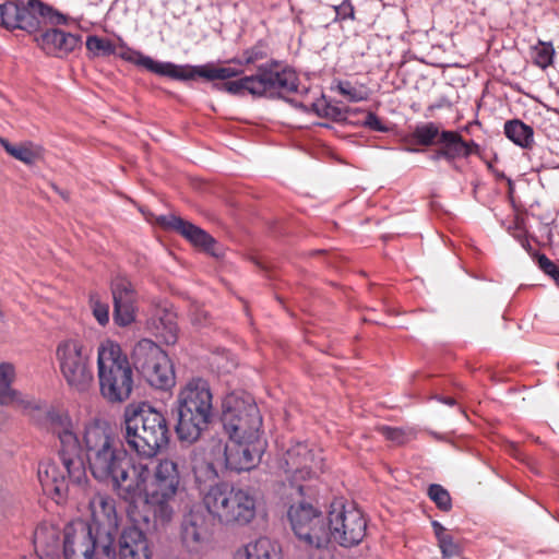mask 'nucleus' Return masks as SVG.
Instances as JSON below:
<instances>
[{
	"mask_svg": "<svg viewBox=\"0 0 559 559\" xmlns=\"http://www.w3.org/2000/svg\"><path fill=\"white\" fill-rule=\"evenodd\" d=\"M88 468L95 479L110 485L120 498L130 503L144 496L145 507L156 522L170 521V501L180 481L178 465L173 460H160L152 473L147 464H132V459L122 445L88 463Z\"/></svg>",
	"mask_w": 559,
	"mask_h": 559,
	"instance_id": "1",
	"label": "nucleus"
},
{
	"mask_svg": "<svg viewBox=\"0 0 559 559\" xmlns=\"http://www.w3.org/2000/svg\"><path fill=\"white\" fill-rule=\"evenodd\" d=\"M46 419L60 442L58 451L60 463L51 460L40 462L37 476L46 495L63 498L70 484L81 485L86 480L82 447L67 413L50 409L47 412Z\"/></svg>",
	"mask_w": 559,
	"mask_h": 559,
	"instance_id": "2",
	"label": "nucleus"
},
{
	"mask_svg": "<svg viewBox=\"0 0 559 559\" xmlns=\"http://www.w3.org/2000/svg\"><path fill=\"white\" fill-rule=\"evenodd\" d=\"M121 432L129 450L145 460L155 457L170 440L166 416L145 402L124 407Z\"/></svg>",
	"mask_w": 559,
	"mask_h": 559,
	"instance_id": "3",
	"label": "nucleus"
},
{
	"mask_svg": "<svg viewBox=\"0 0 559 559\" xmlns=\"http://www.w3.org/2000/svg\"><path fill=\"white\" fill-rule=\"evenodd\" d=\"M175 430L181 442L192 444L214 419L213 394L207 380L195 377L180 388L176 397Z\"/></svg>",
	"mask_w": 559,
	"mask_h": 559,
	"instance_id": "4",
	"label": "nucleus"
},
{
	"mask_svg": "<svg viewBox=\"0 0 559 559\" xmlns=\"http://www.w3.org/2000/svg\"><path fill=\"white\" fill-rule=\"evenodd\" d=\"M316 496L314 486H299L283 492L287 519L295 536L305 545L320 551L328 544L329 534L322 511L311 502Z\"/></svg>",
	"mask_w": 559,
	"mask_h": 559,
	"instance_id": "5",
	"label": "nucleus"
},
{
	"mask_svg": "<svg viewBox=\"0 0 559 559\" xmlns=\"http://www.w3.org/2000/svg\"><path fill=\"white\" fill-rule=\"evenodd\" d=\"M298 75L290 67H281L272 60L258 67L252 75L242 76L236 81L215 84L219 91L231 95L242 96L246 93L254 97L284 98L298 92Z\"/></svg>",
	"mask_w": 559,
	"mask_h": 559,
	"instance_id": "6",
	"label": "nucleus"
},
{
	"mask_svg": "<svg viewBox=\"0 0 559 559\" xmlns=\"http://www.w3.org/2000/svg\"><path fill=\"white\" fill-rule=\"evenodd\" d=\"M100 393L110 403L127 401L133 391V368L121 346L110 340L97 350Z\"/></svg>",
	"mask_w": 559,
	"mask_h": 559,
	"instance_id": "7",
	"label": "nucleus"
},
{
	"mask_svg": "<svg viewBox=\"0 0 559 559\" xmlns=\"http://www.w3.org/2000/svg\"><path fill=\"white\" fill-rule=\"evenodd\" d=\"M209 514L223 525H247L255 516V497L249 489L227 483L210 486L203 496Z\"/></svg>",
	"mask_w": 559,
	"mask_h": 559,
	"instance_id": "8",
	"label": "nucleus"
},
{
	"mask_svg": "<svg viewBox=\"0 0 559 559\" xmlns=\"http://www.w3.org/2000/svg\"><path fill=\"white\" fill-rule=\"evenodd\" d=\"M69 17L40 0H7L0 3V26L8 31L38 32L43 24L64 25Z\"/></svg>",
	"mask_w": 559,
	"mask_h": 559,
	"instance_id": "9",
	"label": "nucleus"
},
{
	"mask_svg": "<svg viewBox=\"0 0 559 559\" xmlns=\"http://www.w3.org/2000/svg\"><path fill=\"white\" fill-rule=\"evenodd\" d=\"M222 424L228 438H262V416L250 394L233 392L222 405Z\"/></svg>",
	"mask_w": 559,
	"mask_h": 559,
	"instance_id": "10",
	"label": "nucleus"
},
{
	"mask_svg": "<svg viewBox=\"0 0 559 559\" xmlns=\"http://www.w3.org/2000/svg\"><path fill=\"white\" fill-rule=\"evenodd\" d=\"M78 520L67 524L63 531L64 559H104L116 551L115 542Z\"/></svg>",
	"mask_w": 559,
	"mask_h": 559,
	"instance_id": "11",
	"label": "nucleus"
},
{
	"mask_svg": "<svg viewBox=\"0 0 559 559\" xmlns=\"http://www.w3.org/2000/svg\"><path fill=\"white\" fill-rule=\"evenodd\" d=\"M280 468L284 471L287 483L284 490H294L299 486H313L312 481L323 471V459L317 455L306 442L292 444L280 461Z\"/></svg>",
	"mask_w": 559,
	"mask_h": 559,
	"instance_id": "12",
	"label": "nucleus"
},
{
	"mask_svg": "<svg viewBox=\"0 0 559 559\" xmlns=\"http://www.w3.org/2000/svg\"><path fill=\"white\" fill-rule=\"evenodd\" d=\"M328 534L342 547L358 545L365 537L367 521L361 510L354 503H345L342 499L334 500L328 515Z\"/></svg>",
	"mask_w": 559,
	"mask_h": 559,
	"instance_id": "13",
	"label": "nucleus"
},
{
	"mask_svg": "<svg viewBox=\"0 0 559 559\" xmlns=\"http://www.w3.org/2000/svg\"><path fill=\"white\" fill-rule=\"evenodd\" d=\"M56 357L60 371L69 386L85 392L94 381L90 356L78 340H66L58 344Z\"/></svg>",
	"mask_w": 559,
	"mask_h": 559,
	"instance_id": "14",
	"label": "nucleus"
},
{
	"mask_svg": "<svg viewBox=\"0 0 559 559\" xmlns=\"http://www.w3.org/2000/svg\"><path fill=\"white\" fill-rule=\"evenodd\" d=\"M212 526L207 513L202 508H192L185 513L180 523V543L189 552L200 555L212 540Z\"/></svg>",
	"mask_w": 559,
	"mask_h": 559,
	"instance_id": "15",
	"label": "nucleus"
},
{
	"mask_svg": "<svg viewBox=\"0 0 559 559\" xmlns=\"http://www.w3.org/2000/svg\"><path fill=\"white\" fill-rule=\"evenodd\" d=\"M265 448L266 441L263 438H228L224 452L226 468L237 473L254 468Z\"/></svg>",
	"mask_w": 559,
	"mask_h": 559,
	"instance_id": "16",
	"label": "nucleus"
},
{
	"mask_svg": "<svg viewBox=\"0 0 559 559\" xmlns=\"http://www.w3.org/2000/svg\"><path fill=\"white\" fill-rule=\"evenodd\" d=\"M80 442L87 464L123 445L112 428L107 423L100 420L85 426L82 441L80 440Z\"/></svg>",
	"mask_w": 559,
	"mask_h": 559,
	"instance_id": "17",
	"label": "nucleus"
},
{
	"mask_svg": "<svg viewBox=\"0 0 559 559\" xmlns=\"http://www.w3.org/2000/svg\"><path fill=\"white\" fill-rule=\"evenodd\" d=\"M110 289L114 300V321L119 326H128L135 321L136 292L126 276L111 280Z\"/></svg>",
	"mask_w": 559,
	"mask_h": 559,
	"instance_id": "18",
	"label": "nucleus"
},
{
	"mask_svg": "<svg viewBox=\"0 0 559 559\" xmlns=\"http://www.w3.org/2000/svg\"><path fill=\"white\" fill-rule=\"evenodd\" d=\"M88 506L91 510L88 526L100 534H107L108 538L115 540L118 532L115 500L106 493L97 492L91 498Z\"/></svg>",
	"mask_w": 559,
	"mask_h": 559,
	"instance_id": "19",
	"label": "nucleus"
},
{
	"mask_svg": "<svg viewBox=\"0 0 559 559\" xmlns=\"http://www.w3.org/2000/svg\"><path fill=\"white\" fill-rule=\"evenodd\" d=\"M157 222L166 229L178 231L192 245L202 248L205 252L214 257L219 255V253L216 251V240L197 225L173 214L160 215L157 218Z\"/></svg>",
	"mask_w": 559,
	"mask_h": 559,
	"instance_id": "20",
	"label": "nucleus"
},
{
	"mask_svg": "<svg viewBox=\"0 0 559 559\" xmlns=\"http://www.w3.org/2000/svg\"><path fill=\"white\" fill-rule=\"evenodd\" d=\"M81 35L67 33L51 27L43 32L36 41L49 56L62 58L74 51L81 45Z\"/></svg>",
	"mask_w": 559,
	"mask_h": 559,
	"instance_id": "21",
	"label": "nucleus"
},
{
	"mask_svg": "<svg viewBox=\"0 0 559 559\" xmlns=\"http://www.w3.org/2000/svg\"><path fill=\"white\" fill-rule=\"evenodd\" d=\"M241 70L229 67H215L212 63L202 66L176 64L173 80L189 81L195 78H203L209 81L227 80L241 74Z\"/></svg>",
	"mask_w": 559,
	"mask_h": 559,
	"instance_id": "22",
	"label": "nucleus"
},
{
	"mask_svg": "<svg viewBox=\"0 0 559 559\" xmlns=\"http://www.w3.org/2000/svg\"><path fill=\"white\" fill-rule=\"evenodd\" d=\"M119 559H152V549L146 535L138 527L130 526L119 537Z\"/></svg>",
	"mask_w": 559,
	"mask_h": 559,
	"instance_id": "23",
	"label": "nucleus"
},
{
	"mask_svg": "<svg viewBox=\"0 0 559 559\" xmlns=\"http://www.w3.org/2000/svg\"><path fill=\"white\" fill-rule=\"evenodd\" d=\"M114 55L159 76L173 79V73L176 69V63L170 61H156L152 57L145 56L141 51L129 47L123 41L116 46V53Z\"/></svg>",
	"mask_w": 559,
	"mask_h": 559,
	"instance_id": "24",
	"label": "nucleus"
},
{
	"mask_svg": "<svg viewBox=\"0 0 559 559\" xmlns=\"http://www.w3.org/2000/svg\"><path fill=\"white\" fill-rule=\"evenodd\" d=\"M165 355H167L166 352L156 343L148 338H142L134 345L131 353L132 367L143 378H154V376H151L150 366L158 359L165 362Z\"/></svg>",
	"mask_w": 559,
	"mask_h": 559,
	"instance_id": "25",
	"label": "nucleus"
},
{
	"mask_svg": "<svg viewBox=\"0 0 559 559\" xmlns=\"http://www.w3.org/2000/svg\"><path fill=\"white\" fill-rule=\"evenodd\" d=\"M234 559H284L281 546L269 537H260L239 548Z\"/></svg>",
	"mask_w": 559,
	"mask_h": 559,
	"instance_id": "26",
	"label": "nucleus"
},
{
	"mask_svg": "<svg viewBox=\"0 0 559 559\" xmlns=\"http://www.w3.org/2000/svg\"><path fill=\"white\" fill-rule=\"evenodd\" d=\"M438 144L442 145L445 153L447 163L455 170L460 171V167L455 160L457 158H464L465 140L456 131L443 130L440 133V138L437 141Z\"/></svg>",
	"mask_w": 559,
	"mask_h": 559,
	"instance_id": "27",
	"label": "nucleus"
},
{
	"mask_svg": "<svg viewBox=\"0 0 559 559\" xmlns=\"http://www.w3.org/2000/svg\"><path fill=\"white\" fill-rule=\"evenodd\" d=\"M151 376L154 378H144L146 382L159 390H168L175 385V371L168 355H165V362L162 359L156 360L150 366Z\"/></svg>",
	"mask_w": 559,
	"mask_h": 559,
	"instance_id": "28",
	"label": "nucleus"
},
{
	"mask_svg": "<svg viewBox=\"0 0 559 559\" xmlns=\"http://www.w3.org/2000/svg\"><path fill=\"white\" fill-rule=\"evenodd\" d=\"M504 135L522 148H531L534 144V130L520 119L508 120L503 128Z\"/></svg>",
	"mask_w": 559,
	"mask_h": 559,
	"instance_id": "29",
	"label": "nucleus"
},
{
	"mask_svg": "<svg viewBox=\"0 0 559 559\" xmlns=\"http://www.w3.org/2000/svg\"><path fill=\"white\" fill-rule=\"evenodd\" d=\"M302 108L307 111H312L317 116L330 119L334 122H341L346 120V112L347 110L342 109L337 105L332 104L330 100L326 99L324 95H322L320 98H318L316 102H313L310 105V109H308L306 106L301 105Z\"/></svg>",
	"mask_w": 559,
	"mask_h": 559,
	"instance_id": "30",
	"label": "nucleus"
},
{
	"mask_svg": "<svg viewBox=\"0 0 559 559\" xmlns=\"http://www.w3.org/2000/svg\"><path fill=\"white\" fill-rule=\"evenodd\" d=\"M13 367L10 364L0 365V405L20 403V394L11 388Z\"/></svg>",
	"mask_w": 559,
	"mask_h": 559,
	"instance_id": "31",
	"label": "nucleus"
},
{
	"mask_svg": "<svg viewBox=\"0 0 559 559\" xmlns=\"http://www.w3.org/2000/svg\"><path fill=\"white\" fill-rule=\"evenodd\" d=\"M331 90L337 92L350 103L364 102L369 98V91L366 86L362 84L356 86L346 80H338L332 85Z\"/></svg>",
	"mask_w": 559,
	"mask_h": 559,
	"instance_id": "32",
	"label": "nucleus"
},
{
	"mask_svg": "<svg viewBox=\"0 0 559 559\" xmlns=\"http://www.w3.org/2000/svg\"><path fill=\"white\" fill-rule=\"evenodd\" d=\"M156 336L162 338L167 345H173L178 340V326L171 313H165L159 317L155 323Z\"/></svg>",
	"mask_w": 559,
	"mask_h": 559,
	"instance_id": "33",
	"label": "nucleus"
},
{
	"mask_svg": "<svg viewBox=\"0 0 559 559\" xmlns=\"http://www.w3.org/2000/svg\"><path fill=\"white\" fill-rule=\"evenodd\" d=\"M85 45L93 57H108L116 53V45L110 39L97 35L87 36Z\"/></svg>",
	"mask_w": 559,
	"mask_h": 559,
	"instance_id": "34",
	"label": "nucleus"
},
{
	"mask_svg": "<svg viewBox=\"0 0 559 559\" xmlns=\"http://www.w3.org/2000/svg\"><path fill=\"white\" fill-rule=\"evenodd\" d=\"M440 131L435 122L417 124L412 133L417 144L429 146L436 143V139L440 138Z\"/></svg>",
	"mask_w": 559,
	"mask_h": 559,
	"instance_id": "35",
	"label": "nucleus"
},
{
	"mask_svg": "<svg viewBox=\"0 0 559 559\" xmlns=\"http://www.w3.org/2000/svg\"><path fill=\"white\" fill-rule=\"evenodd\" d=\"M0 145L9 155L27 165L34 164L37 158V154L25 144L13 145L7 139L0 136Z\"/></svg>",
	"mask_w": 559,
	"mask_h": 559,
	"instance_id": "36",
	"label": "nucleus"
},
{
	"mask_svg": "<svg viewBox=\"0 0 559 559\" xmlns=\"http://www.w3.org/2000/svg\"><path fill=\"white\" fill-rule=\"evenodd\" d=\"M533 62L535 66L545 70L554 62L555 49L550 41H538V45L534 47Z\"/></svg>",
	"mask_w": 559,
	"mask_h": 559,
	"instance_id": "37",
	"label": "nucleus"
},
{
	"mask_svg": "<svg viewBox=\"0 0 559 559\" xmlns=\"http://www.w3.org/2000/svg\"><path fill=\"white\" fill-rule=\"evenodd\" d=\"M427 493L441 511L449 512L452 509L451 496L443 486L439 484H431L428 487Z\"/></svg>",
	"mask_w": 559,
	"mask_h": 559,
	"instance_id": "38",
	"label": "nucleus"
},
{
	"mask_svg": "<svg viewBox=\"0 0 559 559\" xmlns=\"http://www.w3.org/2000/svg\"><path fill=\"white\" fill-rule=\"evenodd\" d=\"M379 432L386 439L395 444H404L415 437L413 429H405L400 427L381 426Z\"/></svg>",
	"mask_w": 559,
	"mask_h": 559,
	"instance_id": "39",
	"label": "nucleus"
},
{
	"mask_svg": "<svg viewBox=\"0 0 559 559\" xmlns=\"http://www.w3.org/2000/svg\"><path fill=\"white\" fill-rule=\"evenodd\" d=\"M267 57L265 45L262 40H259L252 47L243 51V60H239V66L253 64Z\"/></svg>",
	"mask_w": 559,
	"mask_h": 559,
	"instance_id": "40",
	"label": "nucleus"
},
{
	"mask_svg": "<svg viewBox=\"0 0 559 559\" xmlns=\"http://www.w3.org/2000/svg\"><path fill=\"white\" fill-rule=\"evenodd\" d=\"M93 314L97 322L105 326L109 322V307L107 304L102 302L97 295H92L90 298Z\"/></svg>",
	"mask_w": 559,
	"mask_h": 559,
	"instance_id": "41",
	"label": "nucleus"
},
{
	"mask_svg": "<svg viewBox=\"0 0 559 559\" xmlns=\"http://www.w3.org/2000/svg\"><path fill=\"white\" fill-rule=\"evenodd\" d=\"M438 546L443 559H450L460 554V547L450 534L438 539Z\"/></svg>",
	"mask_w": 559,
	"mask_h": 559,
	"instance_id": "42",
	"label": "nucleus"
},
{
	"mask_svg": "<svg viewBox=\"0 0 559 559\" xmlns=\"http://www.w3.org/2000/svg\"><path fill=\"white\" fill-rule=\"evenodd\" d=\"M538 267L548 276H550L555 284L559 287V267L548 259L544 253L537 255Z\"/></svg>",
	"mask_w": 559,
	"mask_h": 559,
	"instance_id": "43",
	"label": "nucleus"
},
{
	"mask_svg": "<svg viewBox=\"0 0 559 559\" xmlns=\"http://www.w3.org/2000/svg\"><path fill=\"white\" fill-rule=\"evenodd\" d=\"M332 8L335 12V21L343 22L355 19V9L350 0H343L340 4Z\"/></svg>",
	"mask_w": 559,
	"mask_h": 559,
	"instance_id": "44",
	"label": "nucleus"
},
{
	"mask_svg": "<svg viewBox=\"0 0 559 559\" xmlns=\"http://www.w3.org/2000/svg\"><path fill=\"white\" fill-rule=\"evenodd\" d=\"M361 124L369 130L377 132H388L389 128L380 120V118L372 111H368Z\"/></svg>",
	"mask_w": 559,
	"mask_h": 559,
	"instance_id": "45",
	"label": "nucleus"
},
{
	"mask_svg": "<svg viewBox=\"0 0 559 559\" xmlns=\"http://www.w3.org/2000/svg\"><path fill=\"white\" fill-rule=\"evenodd\" d=\"M205 475L209 479L217 478V472L213 465V463H205L198 467H194V475L198 483H201L202 475Z\"/></svg>",
	"mask_w": 559,
	"mask_h": 559,
	"instance_id": "46",
	"label": "nucleus"
},
{
	"mask_svg": "<svg viewBox=\"0 0 559 559\" xmlns=\"http://www.w3.org/2000/svg\"><path fill=\"white\" fill-rule=\"evenodd\" d=\"M465 150L466 153L464 154V158H468L471 155H480V146L475 141H465Z\"/></svg>",
	"mask_w": 559,
	"mask_h": 559,
	"instance_id": "47",
	"label": "nucleus"
},
{
	"mask_svg": "<svg viewBox=\"0 0 559 559\" xmlns=\"http://www.w3.org/2000/svg\"><path fill=\"white\" fill-rule=\"evenodd\" d=\"M431 526L433 528V533H435L437 540L448 534L447 528L440 522H438L436 520H433L431 522Z\"/></svg>",
	"mask_w": 559,
	"mask_h": 559,
	"instance_id": "48",
	"label": "nucleus"
},
{
	"mask_svg": "<svg viewBox=\"0 0 559 559\" xmlns=\"http://www.w3.org/2000/svg\"><path fill=\"white\" fill-rule=\"evenodd\" d=\"M429 159L432 162H439L440 159L445 160V153L443 147L441 146L439 150L435 151L430 156Z\"/></svg>",
	"mask_w": 559,
	"mask_h": 559,
	"instance_id": "49",
	"label": "nucleus"
},
{
	"mask_svg": "<svg viewBox=\"0 0 559 559\" xmlns=\"http://www.w3.org/2000/svg\"><path fill=\"white\" fill-rule=\"evenodd\" d=\"M488 168L498 180H506L508 178L503 171L495 168L491 163H488Z\"/></svg>",
	"mask_w": 559,
	"mask_h": 559,
	"instance_id": "50",
	"label": "nucleus"
},
{
	"mask_svg": "<svg viewBox=\"0 0 559 559\" xmlns=\"http://www.w3.org/2000/svg\"><path fill=\"white\" fill-rule=\"evenodd\" d=\"M433 399H436L437 401H439L445 405H449V406H454L456 404V402L453 397H444V396H440V395H435Z\"/></svg>",
	"mask_w": 559,
	"mask_h": 559,
	"instance_id": "51",
	"label": "nucleus"
},
{
	"mask_svg": "<svg viewBox=\"0 0 559 559\" xmlns=\"http://www.w3.org/2000/svg\"><path fill=\"white\" fill-rule=\"evenodd\" d=\"M506 181L508 183L509 193L512 194L514 190V185L511 178H506Z\"/></svg>",
	"mask_w": 559,
	"mask_h": 559,
	"instance_id": "52",
	"label": "nucleus"
},
{
	"mask_svg": "<svg viewBox=\"0 0 559 559\" xmlns=\"http://www.w3.org/2000/svg\"><path fill=\"white\" fill-rule=\"evenodd\" d=\"M472 126H480V122L478 120H475L472 123H469L468 126L464 127V130L468 131L469 127H472Z\"/></svg>",
	"mask_w": 559,
	"mask_h": 559,
	"instance_id": "53",
	"label": "nucleus"
},
{
	"mask_svg": "<svg viewBox=\"0 0 559 559\" xmlns=\"http://www.w3.org/2000/svg\"><path fill=\"white\" fill-rule=\"evenodd\" d=\"M239 60H243V55L241 57H239V58H233L228 62H233V63L239 64Z\"/></svg>",
	"mask_w": 559,
	"mask_h": 559,
	"instance_id": "54",
	"label": "nucleus"
},
{
	"mask_svg": "<svg viewBox=\"0 0 559 559\" xmlns=\"http://www.w3.org/2000/svg\"><path fill=\"white\" fill-rule=\"evenodd\" d=\"M104 559H117V552L114 551L110 555H108L107 557H105Z\"/></svg>",
	"mask_w": 559,
	"mask_h": 559,
	"instance_id": "55",
	"label": "nucleus"
},
{
	"mask_svg": "<svg viewBox=\"0 0 559 559\" xmlns=\"http://www.w3.org/2000/svg\"><path fill=\"white\" fill-rule=\"evenodd\" d=\"M38 538H39V531L37 530V531L35 532V539H36V540H38Z\"/></svg>",
	"mask_w": 559,
	"mask_h": 559,
	"instance_id": "56",
	"label": "nucleus"
},
{
	"mask_svg": "<svg viewBox=\"0 0 559 559\" xmlns=\"http://www.w3.org/2000/svg\"><path fill=\"white\" fill-rule=\"evenodd\" d=\"M408 151H411V152H420V150H418V148H408Z\"/></svg>",
	"mask_w": 559,
	"mask_h": 559,
	"instance_id": "57",
	"label": "nucleus"
},
{
	"mask_svg": "<svg viewBox=\"0 0 559 559\" xmlns=\"http://www.w3.org/2000/svg\"><path fill=\"white\" fill-rule=\"evenodd\" d=\"M321 127L330 128V124L328 123H320Z\"/></svg>",
	"mask_w": 559,
	"mask_h": 559,
	"instance_id": "58",
	"label": "nucleus"
},
{
	"mask_svg": "<svg viewBox=\"0 0 559 559\" xmlns=\"http://www.w3.org/2000/svg\"><path fill=\"white\" fill-rule=\"evenodd\" d=\"M143 521L144 522H148V518L147 516H143Z\"/></svg>",
	"mask_w": 559,
	"mask_h": 559,
	"instance_id": "59",
	"label": "nucleus"
}]
</instances>
